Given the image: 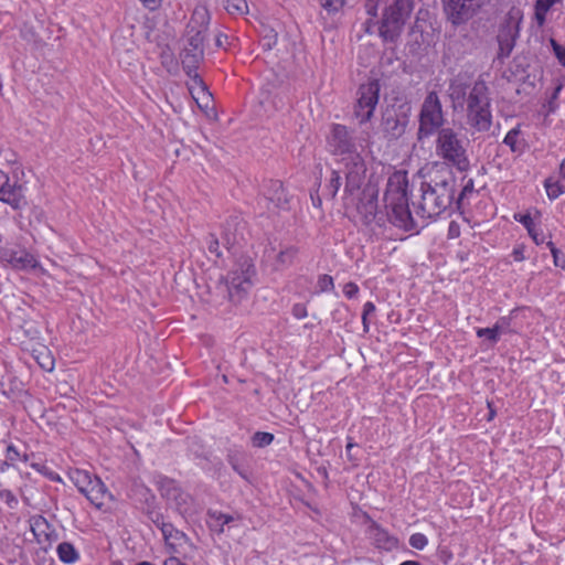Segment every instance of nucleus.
Masks as SVG:
<instances>
[{"label":"nucleus","instance_id":"1","mask_svg":"<svg viewBox=\"0 0 565 565\" xmlns=\"http://www.w3.org/2000/svg\"><path fill=\"white\" fill-rule=\"evenodd\" d=\"M386 209L391 211L393 222L406 231L415 226L414 217L408 206V177L404 170L390 174L384 193Z\"/></svg>","mask_w":565,"mask_h":565},{"label":"nucleus","instance_id":"2","mask_svg":"<svg viewBox=\"0 0 565 565\" xmlns=\"http://www.w3.org/2000/svg\"><path fill=\"white\" fill-rule=\"evenodd\" d=\"M210 12L205 6L194 8L186 25L185 39L188 45L181 54L183 68L188 75L198 68L204 55L203 43L210 24Z\"/></svg>","mask_w":565,"mask_h":565},{"label":"nucleus","instance_id":"3","mask_svg":"<svg viewBox=\"0 0 565 565\" xmlns=\"http://www.w3.org/2000/svg\"><path fill=\"white\" fill-rule=\"evenodd\" d=\"M345 174V192L353 194L363 186L362 199L365 200L364 210L366 214L373 215L377 209L379 188L377 181L370 178L366 180V167L360 153L351 154V158L342 160Z\"/></svg>","mask_w":565,"mask_h":565},{"label":"nucleus","instance_id":"4","mask_svg":"<svg viewBox=\"0 0 565 565\" xmlns=\"http://www.w3.org/2000/svg\"><path fill=\"white\" fill-rule=\"evenodd\" d=\"M420 192L416 214L423 220H434L450 207L455 194L454 181L440 179L423 182Z\"/></svg>","mask_w":565,"mask_h":565},{"label":"nucleus","instance_id":"5","mask_svg":"<svg viewBox=\"0 0 565 565\" xmlns=\"http://www.w3.org/2000/svg\"><path fill=\"white\" fill-rule=\"evenodd\" d=\"M8 166L0 169V201L13 209H19L24 203L25 184L22 181L24 175L21 164L17 161L13 152L1 153Z\"/></svg>","mask_w":565,"mask_h":565},{"label":"nucleus","instance_id":"6","mask_svg":"<svg viewBox=\"0 0 565 565\" xmlns=\"http://www.w3.org/2000/svg\"><path fill=\"white\" fill-rule=\"evenodd\" d=\"M468 140L452 128H441L436 140V152L446 163L466 171L470 167Z\"/></svg>","mask_w":565,"mask_h":565},{"label":"nucleus","instance_id":"7","mask_svg":"<svg viewBox=\"0 0 565 565\" xmlns=\"http://www.w3.org/2000/svg\"><path fill=\"white\" fill-rule=\"evenodd\" d=\"M412 10L411 0H385L379 28L381 38L386 42L395 41L401 35Z\"/></svg>","mask_w":565,"mask_h":565},{"label":"nucleus","instance_id":"8","mask_svg":"<svg viewBox=\"0 0 565 565\" xmlns=\"http://www.w3.org/2000/svg\"><path fill=\"white\" fill-rule=\"evenodd\" d=\"M70 477L78 491L96 508H102L106 499L111 497L104 482L86 470L75 469Z\"/></svg>","mask_w":565,"mask_h":565},{"label":"nucleus","instance_id":"9","mask_svg":"<svg viewBox=\"0 0 565 565\" xmlns=\"http://www.w3.org/2000/svg\"><path fill=\"white\" fill-rule=\"evenodd\" d=\"M380 89L381 86L377 79H370L359 87L354 116L360 124H366L373 117L380 99Z\"/></svg>","mask_w":565,"mask_h":565},{"label":"nucleus","instance_id":"10","mask_svg":"<svg viewBox=\"0 0 565 565\" xmlns=\"http://www.w3.org/2000/svg\"><path fill=\"white\" fill-rule=\"evenodd\" d=\"M448 22L459 26L472 19L484 4V0H440Z\"/></svg>","mask_w":565,"mask_h":565},{"label":"nucleus","instance_id":"11","mask_svg":"<svg viewBox=\"0 0 565 565\" xmlns=\"http://www.w3.org/2000/svg\"><path fill=\"white\" fill-rule=\"evenodd\" d=\"M158 488L161 495L175 508V510L186 515L194 511V500L192 495L183 491L175 480L161 477L158 480Z\"/></svg>","mask_w":565,"mask_h":565},{"label":"nucleus","instance_id":"12","mask_svg":"<svg viewBox=\"0 0 565 565\" xmlns=\"http://www.w3.org/2000/svg\"><path fill=\"white\" fill-rule=\"evenodd\" d=\"M444 122L441 103L435 92H430L422 106L419 115V135L429 136Z\"/></svg>","mask_w":565,"mask_h":565},{"label":"nucleus","instance_id":"13","mask_svg":"<svg viewBox=\"0 0 565 565\" xmlns=\"http://www.w3.org/2000/svg\"><path fill=\"white\" fill-rule=\"evenodd\" d=\"M254 273L253 264L246 262L243 268L228 274L227 291L232 302L239 303L247 296L253 286L252 277Z\"/></svg>","mask_w":565,"mask_h":565},{"label":"nucleus","instance_id":"14","mask_svg":"<svg viewBox=\"0 0 565 565\" xmlns=\"http://www.w3.org/2000/svg\"><path fill=\"white\" fill-rule=\"evenodd\" d=\"M522 15L520 11H510L498 34L499 55L507 57L511 54L520 33Z\"/></svg>","mask_w":565,"mask_h":565},{"label":"nucleus","instance_id":"15","mask_svg":"<svg viewBox=\"0 0 565 565\" xmlns=\"http://www.w3.org/2000/svg\"><path fill=\"white\" fill-rule=\"evenodd\" d=\"M328 147L332 153L341 157V161L351 158L353 153H358L348 128L340 124L332 125L328 137Z\"/></svg>","mask_w":565,"mask_h":565},{"label":"nucleus","instance_id":"16","mask_svg":"<svg viewBox=\"0 0 565 565\" xmlns=\"http://www.w3.org/2000/svg\"><path fill=\"white\" fill-rule=\"evenodd\" d=\"M513 218L524 226L534 244L542 245L545 243L546 236L541 227L542 213L537 209L533 207L524 212H516Z\"/></svg>","mask_w":565,"mask_h":565},{"label":"nucleus","instance_id":"17","mask_svg":"<svg viewBox=\"0 0 565 565\" xmlns=\"http://www.w3.org/2000/svg\"><path fill=\"white\" fill-rule=\"evenodd\" d=\"M0 259L18 270L34 269L39 265L36 256L28 249H0Z\"/></svg>","mask_w":565,"mask_h":565},{"label":"nucleus","instance_id":"18","mask_svg":"<svg viewBox=\"0 0 565 565\" xmlns=\"http://www.w3.org/2000/svg\"><path fill=\"white\" fill-rule=\"evenodd\" d=\"M29 523L30 530L39 544L51 546L53 542L57 541L58 535L55 529L44 516L33 515L30 518Z\"/></svg>","mask_w":565,"mask_h":565},{"label":"nucleus","instance_id":"19","mask_svg":"<svg viewBox=\"0 0 565 565\" xmlns=\"http://www.w3.org/2000/svg\"><path fill=\"white\" fill-rule=\"evenodd\" d=\"M161 533L170 552L175 555H186L183 553L185 547H191L189 537L171 523H161Z\"/></svg>","mask_w":565,"mask_h":565},{"label":"nucleus","instance_id":"20","mask_svg":"<svg viewBox=\"0 0 565 565\" xmlns=\"http://www.w3.org/2000/svg\"><path fill=\"white\" fill-rule=\"evenodd\" d=\"M366 535L371 543L379 550L392 551L397 547L398 541L395 536L391 535L379 523L370 520Z\"/></svg>","mask_w":565,"mask_h":565},{"label":"nucleus","instance_id":"21","mask_svg":"<svg viewBox=\"0 0 565 565\" xmlns=\"http://www.w3.org/2000/svg\"><path fill=\"white\" fill-rule=\"evenodd\" d=\"M466 105L467 113L476 109L491 107L489 88L483 81H477L473 83L472 87L469 90Z\"/></svg>","mask_w":565,"mask_h":565},{"label":"nucleus","instance_id":"22","mask_svg":"<svg viewBox=\"0 0 565 565\" xmlns=\"http://www.w3.org/2000/svg\"><path fill=\"white\" fill-rule=\"evenodd\" d=\"M544 189L550 200H556L565 193V159L558 170L544 181Z\"/></svg>","mask_w":565,"mask_h":565},{"label":"nucleus","instance_id":"23","mask_svg":"<svg viewBox=\"0 0 565 565\" xmlns=\"http://www.w3.org/2000/svg\"><path fill=\"white\" fill-rule=\"evenodd\" d=\"M491 107L467 113V124L477 132L489 131L492 126Z\"/></svg>","mask_w":565,"mask_h":565},{"label":"nucleus","instance_id":"24","mask_svg":"<svg viewBox=\"0 0 565 565\" xmlns=\"http://www.w3.org/2000/svg\"><path fill=\"white\" fill-rule=\"evenodd\" d=\"M471 87L463 75H457L450 81L448 95L455 105L462 106Z\"/></svg>","mask_w":565,"mask_h":565},{"label":"nucleus","instance_id":"25","mask_svg":"<svg viewBox=\"0 0 565 565\" xmlns=\"http://www.w3.org/2000/svg\"><path fill=\"white\" fill-rule=\"evenodd\" d=\"M189 76L192 77V84L189 86L191 96L200 108L209 107L212 95L207 90L203 79L196 74V68Z\"/></svg>","mask_w":565,"mask_h":565},{"label":"nucleus","instance_id":"26","mask_svg":"<svg viewBox=\"0 0 565 565\" xmlns=\"http://www.w3.org/2000/svg\"><path fill=\"white\" fill-rule=\"evenodd\" d=\"M265 199L273 205L268 206L269 211L284 210L288 204L287 193L280 181H270Z\"/></svg>","mask_w":565,"mask_h":565},{"label":"nucleus","instance_id":"27","mask_svg":"<svg viewBox=\"0 0 565 565\" xmlns=\"http://www.w3.org/2000/svg\"><path fill=\"white\" fill-rule=\"evenodd\" d=\"M383 131L388 138L401 137L406 128V120L398 118L395 114L387 111L383 117Z\"/></svg>","mask_w":565,"mask_h":565},{"label":"nucleus","instance_id":"28","mask_svg":"<svg viewBox=\"0 0 565 565\" xmlns=\"http://www.w3.org/2000/svg\"><path fill=\"white\" fill-rule=\"evenodd\" d=\"M235 518L230 514H225L217 510H209L207 511V524L212 531L217 533L224 532V526L231 522H233Z\"/></svg>","mask_w":565,"mask_h":565},{"label":"nucleus","instance_id":"29","mask_svg":"<svg viewBox=\"0 0 565 565\" xmlns=\"http://www.w3.org/2000/svg\"><path fill=\"white\" fill-rule=\"evenodd\" d=\"M58 559L64 564H74L79 559V552L70 542H62L56 547Z\"/></svg>","mask_w":565,"mask_h":565},{"label":"nucleus","instance_id":"30","mask_svg":"<svg viewBox=\"0 0 565 565\" xmlns=\"http://www.w3.org/2000/svg\"><path fill=\"white\" fill-rule=\"evenodd\" d=\"M520 126H516L509 130L503 139V143L514 153H522L524 150V141L520 139Z\"/></svg>","mask_w":565,"mask_h":565},{"label":"nucleus","instance_id":"31","mask_svg":"<svg viewBox=\"0 0 565 565\" xmlns=\"http://www.w3.org/2000/svg\"><path fill=\"white\" fill-rule=\"evenodd\" d=\"M559 0H536L534 9V18L539 26H543L546 21V15L551 8Z\"/></svg>","mask_w":565,"mask_h":565},{"label":"nucleus","instance_id":"32","mask_svg":"<svg viewBox=\"0 0 565 565\" xmlns=\"http://www.w3.org/2000/svg\"><path fill=\"white\" fill-rule=\"evenodd\" d=\"M225 10L234 17H244L249 11L246 0H225Z\"/></svg>","mask_w":565,"mask_h":565},{"label":"nucleus","instance_id":"33","mask_svg":"<svg viewBox=\"0 0 565 565\" xmlns=\"http://www.w3.org/2000/svg\"><path fill=\"white\" fill-rule=\"evenodd\" d=\"M515 312H516L515 309L512 310L509 316L501 317L493 326L499 338H500V334H502V333L515 332V330L512 328V320L514 318Z\"/></svg>","mask_w":565,"mask_h":565},{"label":"nucleus","instance_id":"34","mask_svg":"<svg viewBox=\"0 0 565 565\" xmlns=\"http://www.w3.org/2000/svg\"><path fill=\"white\" fill-rule=\"evenodd\" d=\"M274 440V435L266 431H256L252 437V444L254 447L264 448L269 446Z\"/></svg>","mask_w":565,"mask_h":565},{"label":"nucleus","instance_id":"35","mask_svg":"<svg viewBox=\"0 0 565 565\" xmlns=\"http://www.w3.org/2000/svg\"><path fill=\"white\" fill-rule=\"evenodd\" d=\"M334 289L333 278L329 275H319L317 280V294L329 292Z\"/></svg>","mask_w":565,"mask_h":565},{"label":"nucleus","instance_id":"36","mask_svg":"<svg viewBox=\"0 0 565 565\" xmlns=\"http://www.w3.org/2000/svg\"><path fill=\"white\" fill-rule=\"evenodd\" d=\"M341 186V175L338 171L333 170L331 172V178L329 183L326 186L327 194L330 198H334Z\"/></svg>","mask_w":565,"mask_h":565},{"label":"nucleus","instance_id":"37","mask_svg":"<svg viewBox=\"0 0 565 565\" xmlns=\"http://www.w3.org/2000/svg\"><path fill=\"white\" fill-rule=\"evenodd\" d=\"M21 458H22V454L14 445L10 444L7 446L4 465L15 466V463L18 461H20Z\"/></svg>","mask_w":565,"mask_h":565},{"label":"nucleus","instance_id":"38","mask_svg":"<svg viewBox=\"0 0 565 565\" xmlns=\"http://www.w3.org/2000/svg\"><path fill=\"white\" fill-rule=\"evenodd\" d=\"M409 545L416 550H424L428 544V539L423 533H414L409 537Z\"/></svg>","mask_w":565,"mask_h":565},{"label":"nucleus","instance_id":"39","mask_svg":"<svg viewBox=\"0 0 565 565\" xmlns=\"http://www.w3.org/2000/svg\"><path fill=\"white\" fill-rule=\"evenodd\" d=\"M375 305L372 302V301H367L364 303L363 306V311H362V324H363V330L364 332H367L369 331V316L373 315L375 312Z\"/></svg>","mask_w":565,"mask_h":565},{"label":"nucleus","instance_id":"40","mask_svg":"<svg viewBox=\"0 0 565 565\" xmlns=\"http://www.w3.org/2000/svg\"><path fill=\"white\" fill-rule=\"evenodd\" d=\"M0 499L10 508L15 509L18 507V499L11 490H0Z\"/></svg>","mask_w":565,"mask_h":565},{"label":"nucleus","instance_id":"41","mask_svg":"<svg viewBox=\"0 0 565 565\" xmlns=\"http://www.w3.org/2000/svg\"><path fill=\"white\" fill-rule=\"evenodd\" d=\"M228 463L231 465L233 470L239 475V477H242L244 480H248L249 473H248L247 469L242 467V465L239 463V461L236 458V456L230 455L228 456Z\"/></svg>","mask_w":565,"mask_h":565},{"label":"nucleus","instance_id":"42","mask_svg":"<svg viewBox=\"0 0 565 565\" xmlns=\"http://www.w3.org/2000/svg\"><path fill=\"white\" fill-rule=\"evenodd\" d=\"M550 44L553 49V52L558 63L565 67V46L558 44L557 41L554 39H550Z\"/></svg>","mask_w":565,"mask_h":565},{"label":"nucleus","instance_id":"43","mask_svg":"<svg viewBox=\"0 0 565 565\" xmlns=\"http://www.w3.org/2000/svg\"><path fill=\"white\" fill-rule=\"evenodd\" d=\"M477 335L479 338H487L492 344L499 341V337L494 330V328H479L477 330Z\"/></svg>","mask_w":565,"mask_h":565},{"label":"nucleus","instance_id":"44","mask_svg":"<svg viewBox=\"0 0 565 565\" xmlns=\"http://www.w3.org/2000/svg\"><path fill=\"white\" fill-rule=\"evenodd\" d=\"M344 1L345 0H320V3L322 8L329 12H337L343 7Z\"/></svg>","mask_w":565,"mask_h":565},{"label":"nucleus","instance_id":"45","mask_svg":"<svg viewBox=\"0 0 565 565\" xmlns=\"http://www.w3.org/2000/svg\"><path fill=\"white\" fill-rule=\"evenodd\" d=\"M554 264L562 269H565V253L564 249H550Z\"/></svg>","mask_w":565,"mask_h":565},{"label":"nucleus","instance_id":"46","mask_svg":"<svg viewBox=\"0 0 565 565\" xmlns=\"http://www.w3.org/2000/svg\"><path fill=\"white\" fill-rule=\"evenodd\" d=\"M291 313L296 319H303L308 316L307 308L303 303H295Z\"/></svg>","mask_w":565,"mask_h":565},{"label":"nucleus","instance_id":"47","mask_svg":"<svg viewBox=\"0 0 565 565\" xmlns=\"http://www.w3.org/2000/svg\"><path fill=\"white\" fill-rule=\"evenodd\" d=\"M382 0H366L365 10L370 17H376Z\"/></svg>","mask_w":565,"mask_h":565},{"label":"nucleus","instance_id":"48","mask_svg":"<svg viewBox=\"0 0 565 565\" xmlns=\"http://www.w3.org/2000/svg\"><path fill=\"white\" fill-rule=\"evenodd\" d=\"M277 262L280 265H286L291 262L292 255L290 253V249H280L278 254L276 255Z\"/></svg>","mask_w":565,"mask_h":565},{"label":"nucleus","instance_id":"49","mask_svg":"<svg viewBox=\"0 0 565 565\" xmlns=\"http://www.w3.org/2000/svg\"><path fill=\"white\" fill-rule=\"evenodd\" d=\"M343 294L345 295V297H348L350 299L356 297V295L359 294L358 285L354 282L345 284L343 287Z\"/></svg>","mask_w":565,"mask_h":565},{"label":"nucleus","instance_id":"50","mask_svg":"<svg viewBox=\"0 0 565 565\" xmlns=\"http://www.w3.org/2000/svg\"><path fill=\"white\" fill-rule=\"evenodd\" d=\"M227 43V35L223 33H218L215 36V46L216 47H225Z\"/></svg>","mask_w":565,"mask_h":565},{"label":"nucleus","instance_id":"51","mask_svg":"<svg viewBox=\"0 0 565 565\" xmlns=\"http://www.w3.org/2000/svg\"><path fill=\"white\" fill-rule=\"evenodd\" d=\"M140 1L149 10H156L161 4V0H140Z\"/></svg>","mask_w":565,"mask_h":565},{"label":"nucleus","instance_id":"52","mask_svg":"<svg viewBox=\"0 0 565 565\" xmlns=\"http://www.w3.org/2000/svg\"><path fill=\"white\" fill-rule=\"evenodd\" d=\"M151 521L153 524L161 531V523H167L163 516L159 513H156L154 516H151Z\"/></svg>","mask_w":565,"mask_h":565},{"label":"nucleus","instance_id":"53","mask_svg":"<svg viewBox=\"0 0 565 565\" xmlns=\"http://www.w3.org/2000/svg\"><path fill=\"white\" fill-rule=\"evenodd\" d=\"M215 244H216V245L222 244V245H224V246H225V245H235V244H237V242H236V239H235V237H234V236H233V237H231L230 235H227V234H226V235H225V237H224V241H223V242H218V241H216V242H215Z\"/></svg>","mask_w":565,"mask_h":565},{"label":"nucleus","instance_id":"54","mask_svg":"<svg viewBox=\"0 0 565 565\" xmlns=\"http://www.w3.org/2000/svg\"><path fill=\"white\" fill-rule=\"evenodd\" d=\"M511 256L514 262H521L525 258V256L523 254V249H513Z\"/></svg>","mask_w":565,"mask_h":565},{"label":"nucleus","instance_id":"55","mask_svg":"<svg viewBox=\"0 0 565 565\" xmlns=\"http://www.w3.org/2000/svg\"><path fill=\"white\" fill-rule=\"evenodd\" d=\"M163 565H185V564H183L178 556H171L164 561Z\"/></svg>","mask_w":565,"mask_h":565},{"label":"nucleus","instance_id":"56","mask_svg":"<svg viewBox=\"0 0 565 565\" xmlns=\"http://www.w3.org/2000/svg\"><path fill=\"white\" fill-rule=\"evenodd\" d=\"M448 233L450 237L459 236V226L455 223H450Z\"/></svg>","mask_w":565,"mask_h":565},{"label":"nucleus","instance_id":"57","mask_svg":"<svg viewBox=\"0 0 565 565\" xmlns=\"http://www.w3.org/2000/svg\"><path fill=\"white\" fill-rule=\"evenodd\" d=\"M311 200H312V204L315 206H320L321 205V200L319 198H315L313 195H311Z\"/></svg>","mask_w":565,"mask_h":565},{"label":"nucleus","instance_id":"58","mask_svg":"<svg viewBox=\"0 0 565 565\" xmlns=\"http://www.w3.org/2000/svg\"><path fill=\"white\" fill-rule=\"evenodd\" d=\"M355 445L351 441L348 443L345 449H347V454L350 456V452L352 450V448L354 447Z\"/></svg>","mask_w":565,"mask_h":565},{"label":"nucleus","instance_id":"59","mask_svg":"<svg viewBox=\"0 0 565 565\" xmlns=\"http://www.w3.org/2000/svg\"><path fill=\"white\" fill-rule=\"evenodd\" d=\"M399 565H420V564L416 561H405Z\"/></svg>","mask_w":565,"mask_h":565},{"label":"nucleus","instance_id":"60","mask_svg":"<svg viewBox=\"0 0 565 565\" xmlns=\"http://www.w3.org/2000/svg\"><path fill=\"white\" fill-rule=\"evenodd\" d=\"M29 460V456L26 454H22V458L20 461L26 462Z\"/></svg>","mask_w":565,"mask_h":565},{"label":"nucleus","instance_id":"61","mask_svg":"<svg viewBox=\"0 0 565 565\" xmlns=\"http://www.w3.org/2000/svg\"><path fill=\"white\" fill-rule=\"evenodd\" d=\"M136 565H153V564L150 562L143 561V562L137 563Z\"/></svg>","mask_w":565,"mask_h":565},{"label":"nucleus","instance_id":"62","mask_svg":"<svg viewBox=\"0 0 565 565\" xmlns=\"http://www.w3.org/2000/svg\"><path fill=\"white\" fill-rule=\"evenodd\" d=\"M561 90V87H557L556 90H555V94H554V97L557 96L558 92Z\"/></svg>","mask_w":565,"mask_h":565},{"label":"nucleus","instance_id":"63","mask_svg":"<svg viewBox=\"0 0 565 565\" xmlns=\"http://www.w3.org/2000/svg\"><path fill=\"white\" fill-rule=\"evenodd\" d=\"M3 243V236H2V233L0 232V244Z\"/></svg>","mask_w":565,"mask_h":565},{"label":"nucleus","instance_id":"64","mask_svg":"<svg viewBox=\"0 0 565 565\" xmlns=\"http://www.w3.org/2000/svg\"><path fill=\"white\" fill-rule=\"evenodd\" d=\"M53 369V362L51 361L50 362V366L47 367V370H52Z\"/></svg>","mask_w":565,"mask_h":565}]
</instances>
